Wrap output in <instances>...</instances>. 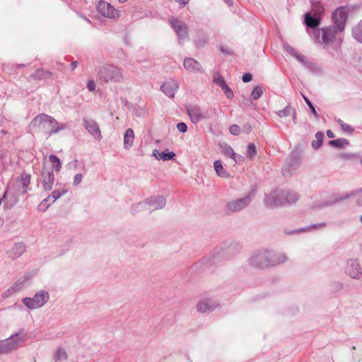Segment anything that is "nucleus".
<instances>
[{
    "mask_svg": "<svg viewBox=\"0 0 362 362\" xmlns=\"http://www.w3.org/2000/svg\"><path fill=\"white\" fill-rule=\"evenodd\" d=\"M349 144V141L346 139H338L336 140H330L328 142V145L337 148H343Z\"/></svg>",
    "mask_w": 362,
    "mask_h": 362,
    "instance_id": "31",
    "label": "nucleus"
},
{
    "mask_svg": "<svg viewBox=\"0 0 362 362\" xmlns=\"http://www.w3.org/2000/svg\"><path fill=\"white\" fill-rule=\"evenodd\" d=\"M229 254V248L218 249L215 254L209 257V262L211 264L218 263L221 260L228 257Z\"/></svg>",
    "mask_w": 362,
    "mask_h": 362,
    "instance_id": "21",
    "label": "nucleus"
},
{
    "mask_svg": "<svg viewBox=\"0 0 362 362\" xmlns=\"http://www.w3.org/2000/svg\"><path fill=\"white\" fill-rule=\"evenodd\" d=\"M325 12V8L323 4L318 0L311 1V11L309 13L322 18Z\"/></svg>",
    "mask_w": 362,
    "mask_h": 362,
    "instance_id": "24",
    "label": "nucleus"
},
{
    "mask_svg": "<svg viewBox=\"0 0 362 362\" xmlns=\"http://www.w3.org/2000/svg\"><path fill=\"white\" fill-rule=\"evenodd\" d=\"M291 115H293V122L296 124V111L294 110V113H291Z\"/></svg>",
    "mask_w": 362,
    "mask_h": 362,
    "instance_id": "61",
    "label": "nucleus"
},
{
    "mask_svg": "<svg viewBox=\"0 0 362 362\" xmlns=\"http://www.w3.org/2000/svg\"><path fill=\"white\" fill-rule=\"evenodd\" d=\"M49 299V294L45 290H41L36 293L33 298H23V304L30 310H35L42 307Z\"/></svg>",
    "mask_w": 362,
    "mask_h": 362,
    "instance_id": "6",
    "label": "nucleus"
},
{
    "mask_svg": "<svg viewBox=\"0 0 362 362\" xmlns=\"http://www.w3.org/2000/svg\"><path fill=\"white\" fill-rule=\"evenodd\" d=\"M169 21L177 35L179 43L183 44L189 38L187 25L185 22L177 18H171Z\"/></svg>",
    "mask_w": 362,
    "mask_h": 362,
    "instance_id": "10",
    "label": "nucleus"
},
{
    "mask_svg": "<svg viewBox=\"0 0 362 362\" xmlns=\"http://www.w3.org/2000/svg\"><path fill=\"white\" fill-rule=\"evenodd\" d=\"M337 122H338V124H340V127H341V124H344V122L341 119H339L337 120Z\"/></svg>",
    "mask_w": 362,
    "mask_h": 362,
    "instance_id": "64",
    "label": "nucleus"
},
{
    "mask_svg": "<svg viewBox=\"0 0 362 362\" xmlns=\"http://www.w3.org/2000/svg\"><path fill=\"white\" fill-rule=\"evenodd\" d=\"M83 124L85 129L97 140L102 138L98 124L93 119H83Z\"/></svg>",
    "mask_w": 362,
    "mask_h": 362,
    "instance_id": "15",
    "label": "nucleus"
},
{
    "mask_svg": "<svg viewBox=\"0 0 362 362\" xmlns=\"http://www.w3.org/2000/svg\"><path fill=\"white\" fill-rule=\"evenodd\" d=\"M352 35L357 41L362 43V21L353 28Z\"/></svg>",
    "mask_w": 362,
    "mask_h": 362,
    "instance_id": "32",
    "label": "nucleus"
},
{
    "mask_svg": "<svg viewBox=\"0 0 362 362\" xmlns=\"http://www.w3.org/2000/svg\"><path fill=\"white\" fill-rule=\"evenodd\" d=\"M25 281H17L15 284H13V286L11 287V290L16 293L20 291L24 286Z\"/></svg>",
    "mask_w": 362,
    "mask_h": 362,
    "instance_id": "41",
    "label": "nucleus"
},
{
    "mask_svg": "<svg viewBox=\"0 0 362 362\" xmlns=\"http://www.w3.org/2000/svg\"><path fill=\"white\" fill-rule=\"evenodd\" d=\"M322 18L320 16H315L312 13L307 12L304 15V23L307 28L315 30H319L317 28L321 23Z\"/></svg>",
    "mask_w": 362,
    "mask_h": 362,
    "instance_id": "19",
    "label": "nucleus"
},
{
    "mask_svg": "<svg viewBox=\"0 0 362 362\" xmlns=\"http://www.w3.org/2000/svg\"><path fill=\"white\" fill-rule=\"evenodd\" d=\"M223 1H224L226 2V4H227L228 6H230V5H232V4H233V0H223Z\"/></svg>",
    "mask_w": 362,
    "mask_h": 362,
    "instance_id": "62",
    "label": "nucleus"
},
{
    "mask_svg": "<svg viewBox=\"0 0 362 362\" xmlns=\"http://www.w3.org/2000/svg\"><path fill=\"white\" fill-rule=\"evenodd\" d=\"M263 93L262 86H256L254 87L252 93H251V98L256 100L259 99Z\"/></svg>",
    "mask_w": 362,
    "mask_h": 362,
    "instance_id": "37",
    "label": "nucleus"
},
{
    "mask_svg": "<svg viewBox=\"0 0 362 362\" xmlns=\"http://www.w3.org/2000/svg\"><path fill=\"white\" fill-rule=\"evenodd\" d=\"M346 274L354 279H360L362 276V269L357 259H349L345 268Z\"/></svg>",
    "mask_w": 362,
    "mask_h": 362,
    "instance_id": "11",
    "label": "nucleus"
},
{
    "mask_svg": "<svg viewBox=\"0 0 362 362\" xmlns=\"http://www.w3.org/2000/svg\"><path fill=\"white\" fill-rule=\"evenodd\" d=\"M66 192V190H54L52 192L51 195L48 196L45 198L42 203L40 204V206H43V211H45L51 203H48L49 200L52 199V203L54 202L57 199L60 198L62 195H64Z\"/></svg>",
    "mask_w": 362,
    "mask_h": 362,
    "instance_id": "20",
    "label": "nucleus"
},
{
    "mask_svg": "<svg viewBox=\"0 0 362 362\" xmlns=\"http://www.w3.org/2000/svg\"><path fill=\"white\" fill-rule=\"evenodd\" d=\"M183 65L188 71L196 72L202 71V65L199 62L193 58H186L184 60Z\"/></svg>",
    "mask_w": 362,
    "mask_h": 362,
    "instance_id": "22",
    "label": "nucleus"
},
{
    "mask_svg": "<svg viewBox=\"0 0 362 362\" xmlns=\"http://www.w3.org/2000/svg\"><path fill=\"white\" fill-rule=\"evenodd\" d=\"M41 178L44 189L45 191L51 190L55 180L53 170L47 169L44 166L41 174Z\"/></svg>",
    "mask_w": 362,
    "mask_h": 362,
    "instance_id": "14",
    "label": "nucleus"
},
{
    "mask_svg": "<svg viewBox=\"0 0 362 362\" xmlns=\"http://www.w3.org/2000/svg\"><path fill=\"white\" fill-rule=\"evenodd\" d=\"M229 131L231 134L238 136L240 134L241 129L238 124H232L229 128Z\"/></svg>",
    "mask_w": 362,
    "mask_h": 362,
    "instance_id": "45",
    "label": "nucleus"
},
{
    "mask_svg": "<svg viewBox=\"0 0 362 362\" xmlns=\"http://www.w3.org/2000/svg\"><path fill=\"white\" fill-rule=\"evenodd\" d=\"M338 33L340 32L335 25L323 27L320 30L313 31L316 40L319 43L322 44L325 47L334 42Z\"/></svg>",
    "mask_w": 362,
    "mask_h": 362,
    "instance_id": "4",
    "label": "nucleus"
},
{
    "mask_svg": "<svg viewBox=\"0 0 362 362\" xmlns=\"http://www.w3.org/2000/svg\"><path fill=\"white\" fill-rule=\"evenodd\" d=\"M189 0H176L177 3H179L182 6H185Z\"/></svg>",
    "mask_w": 362,
    "mask_h": 362,
    "instance_id": "57",
    "label": "nucleus"
},
{
    "mask_svg": "<svg viewBox=\"0 0 362 362\" xmlns=\"http://www.w3.org/2000/svg\"><path fill=\"white\" fill-rule=\"evenodd\" d=\"M220 50H221V52H222L223 53H224L226 54H231V52L230 50L225 49L223 47H221Z\"/></svg>",
    "mask_w": 362,
    "mask_h": 362,
    "instance_id": "58",
    "label": "nucleus"
},
{
    "mask_svg": "<svg viewBox=\"0 0 362 362\" xmlns=\"http://www.w3.org/2000/svg\"><path fill=\"white\" fill-rule=\"evenodd\" d=\"M175 156V154L171 151V152H162L160 154L159 159L163 160V161L165 160H170L173 159V158Z\"/></svg>",
    "mask_w": 362,
    "mask_h": 362,
    "instance_id": "40",
    "label": "nucleus"
},
{
    "mask_svg": "<svg viewBox=\"0 0 362 362\" xmlns=\"http://www.w3.org/2000/svg\"><path fill=\"white\" fill-rule=\"evenodd\" d=\"M214 168L216 174L221 177L228 178L230 177L229 173L223 168L221 160H215Z\"/></svg>",
    "mask_w": 362,
    "mask_h": 362,
    "instance_id": "27",
    "label": "nucleus"
},
{
    "mask_svg": "<svg viewBox=\"0 0 362 362\" xmlns=\"http://www.w3.org/2000/svg\"><path fill=\"white\" fill-rule=\"evenodd\" d=\"M21 180L23 186L27 187L30 182V175L26 173H23L21 175Z\"/></svg>",
    "mask_w": 362,
    "mask_h": 362,
    "instance_id": "44",
    "label": "nucleus"
},
{
    "mask_svg": "<svg viewBox=\"0 0 362 362\" xmlns=\"http://www.w3.org/2000/svg\"><path fill=\"white\" fill-rule=\"evenodd\" d=\"M55 357L57 360H65L67 358V354L64 349H58L56 352Z\"/></svg>",
    "mask_w": 362,
    "mask_h": 362,
    "instance_id": "43",
    "label": "nucleus"
},
{
    "mask_svg": "<svg viewBox=\"0 0 362 362\" xmlns=\"http://www.w3.org/2000/svg\"><path fill=\"white\" fill-rule=\"evenodd\" d=\"M296 59H297L298 62H301V63H305V59H306V58H305V57L304 55L299 54L297 56Z\"/></svg>",
    "mask_w": 362,
    "mask_h": 362,
    "instance_id": "55",
    "label": "nucleus"
},
{
    "mask_svg": "<svg viewBox=\"0 0 362 362\" xmlns=\"http://www.w3.org/2000/svg\"><path fill=\"white\" fill-rule=\"evenodd\" d=\"M187 112L192 123L197 124L202 119L209 118L206 114H204L197 105H189L187 107Z\"/></svg>",
    "mask_w": 362,
    "mask_h": 362,
    "instance_id": "12",
    "label": "nucleus"
},
{
    "mask_svg": "<svg viewBox=\"0 0 362 362\" xmlns=\"http://www.w3.org/2000/svg\"><path fill=\"white\" fill-rule=\"evenodd\" d=\"M291 113H294V109L290 105H287L283 110L277 112V115L279 117H285L289 116L291 115Z\"/></svg>",
    "mask_w": 362,
    "mask_h": 362,
    "instance_id": "35",
    "label": "nucleus"
},
{
    "mask_svg": "<svg viewBox=\"0 0 362 362\" xmlns=\"http://www.w3.org/2000/svg\"><path fill=\"white\" fill-rule=\"evenodd\" d=\"M24 341V336L18 333L0 341V354H7L17 349Z\"/></svg>",
    "mask_w": 362,
    "mask_h": 362,
    "instance_id": "7",
    "label": "nucleus"
},
{
    "mask_svg": "<svg viewBox=\"0 0 362 362\" xmlns=\"http://www.w3.org/2000/svg\"><path fill=\"white\" fill-rule=\"evenodd\" d=\"M98 78L105 83H119L123 76L119 68L108 65L100 68Z\"/></svg>",
    "mask_w": 362,
    "mask_h": 362,
    "instance_id": "5",
    "label": "nucleus"
},
{
    "mask_svg": "<svg viewBox=\"0 0 362 362\" xmlns=\"http://www.w3.org/2000/svg\"><path fill=\"white\" fill-rule=\"evenodd\" d=\"M252 79V75L250 73H245L243 75L242 80L245 83H248Z\"/></svg>",
    "mask_w": 362,
    "mask_h": 362,
    "instance_id": "52",
    "label": "nucleus"
},
{
    "mask_svg": "<svg viewBox=\"0 0 362 362\" xmlns=\"http://www.w3.org/2000/svg\"><path fill=\"white\" fill-rule=\"evenodd\" d=\"M25 251V245L23 243H16L10 251V257L12 259L18 258Z\"/></svg>",
    "mask_w": 362,
    "mask_h": 362,
    "instance_id": "25",
    "label": "nucleus"
},
{
    "mask_svg": "<svg viewBox=\"0 0 362 362\" xmlns=\"http://www.w3.org/2000/svg\"><path fill=\"white\" fill-rule=\"evenodd\" d=\"M208 42V37L206 35L202 30L197 31L196 39L194 43L197 47H202Z\"/></svg>",
    "mask_w": 362,
    "mask_h": 362,
    "instance_id": "30",
    "label": "nucleus"
},
{
    "mask_svg": "<svg viewBox=\"0 0 362 362\" xmlns=\"http://www.w3.org/2000/svg\"><path fill=\"white\" fill-rule=\"evenodd\" d=\"M77 65H78V62L77 61L73 62L71 63L72 69H76Z\"/></svg>",
    "mask_w": 362,
    "mask_h": 362,
    "instance_id": "60",
    "label": "nucleus"
},
{
    "mask_svg": "<svg viewBox=\"0 0 362 362\" xmlns=\"http://www.w3.org/2000/svg\"><path fill=\"white\" fill-rule=\"evenodd\" d=\"M315 140L312 141L311 145L312 147L317 150L318 149L322 144L323 139H324V134L322 132H317L315 135Z\"/></svg>",
    "mask_w": 362,
    "mask_h": 362,
    "instance_id": "33",
    "label": "nucleus"
},
{
    "mask_svg": "<svg viewBox=\"0 0 362 362\" xmlns=\"http://www.w3.org/2000/svg\"><path fill=\"white\" fill-rule=\"evenodd\" d=\"M146 204H145V202H139V203H136L135 204H133L131 207V212L133 214H135L136 213H139L141 211H144L146 210Z\"/></svg>",
    "mask_w": 362,
    "mask_h": 362,
    "instance_id": "36",
    "label": "nucleus"
},
{
    "mask_svg": "<svg viewBox=\"0 0 362 362\" xmlns=\"http://www.w3.org/2000/svg\"><path fill=\"white\" fill-rule=\"evenodd\" d=\"M98 12L103 16L113 18H115L117 12L109 3L100 1L98 5Z\"/></svg>",
    "mask_w": 362,
    "mask_h": 362,
    "instance_id": "17",
    "label": "nucleus"
},
{
    "mask_svg": "<svg viewBox=\"0 0 362 362\" xmlns=\"http://www.w3.org/2000/svg\"><path fill=\"white\" fill-rule=\"evenodd\" d=\"M66 127V124H59L54 117L46 114L37 115L28 126L32 133L43 134L47 136L57 134Z\"/></svg>",
    "mask_w": 362,
    "mask_h": 362,
    "instance_id": "1",
    "label": "nucleus"
},
{
    "mask_svg": "<svg viewBox=\"0 0 362 362\" xmlns=\"http://www.w3.org/2000/svg\"><path fill=\"white\" fill-rule=\"evenodd\" d=\"M49 160L54 164L55 171L59 172L62 168V163L59 158L57 156L52 154L49 156Z\"/></svg>",
    "mask_w": 362,
    "mask_h": 362,
    "instance_id": "34",
    "label": "nucleus"
},
{
    "mask_svg": "<svg viewBox=\"0 0 362 362\" xmlns=\"http://www.w3.org/2000/svg\"><path fill=\"white\" fill-rule=\"evenodd\" d=\"M361 192H362V189H358V190H356L355 192H351L350 194H346V196H344L343 197H340V198L337 199L334 202H337L341 201L343 199L349 198L351 197L358 195L357 197H356V204L358 206H362V193Z\"/></svg>",
    "mask_w": 362,
    "mask_h": 362,
    "instance_id": "29",
    "label": "nucleus"
},
{
    "mask_svg": "<svg viewBox=\"0 0 362 362\" xmlns=\"http://www.w3.org/2000/svg\"><path fill=\"white\" fill-rule=\"evenodd\" d=\"M160 154V153L159 152L158 150L154 149L153 151L152 156L153 157L156 158L157 159H159Z\"/></svg>",
    "mask_w": 362,
    "mask_h": 362,
    "instance_id": "56",
    "label": "nucleus"
},
{
    "mask_svg": "<svg viewBox=\"0 0 362 362\" xmlns=\"http://www.w3.org/2000/svg\"><path fill=\"white\" fill-rule=\"evenodd\" d=\"M223 91L224 92L226 96L230 99V98H233V96H234V94H233V92L232 91V90L228 86V85H226L225 86H223V88H221Z\"/></svg>",
    "mask_w": 362,
    "mask_h": 362,
    "instance_id": "47",
    "label": "nucleus"
},
{
    "mask_svg": "<svg viewBox=\"0 0 362 362\" xmlns=\"http://www.w3.org/2000/svg\"><path fill=\"white\" fill-rule=\"evenodd\" d=\"M82 179H83V175L81 173H78V174L75 175V176L74 177L73 185L74 187L78 186L81 182Z\"/></svg>",
    "mask_w": 362,
    "mask_h": 362,
    "instance_id": "48",
    "label": "nucleus"
},
{
    "mask_svg": "<svg viewBox=\"0 0 362 362\" xmlns=\"http://www.w3.org/2000/svg\"><path fill=\"white\" fill-rule=\"evenodd\" d=\"M341 129L349 134H352L354 132V129L350 125L346 123L341 124Z\"/></svg>",
    "mask_w": 362,
    "mask_h": 362,
    "instance_id": "50",
    "label": "nucleus"
},
{
    "mask_svg": "<svg viewBox=\"0 0 362 362\" xmlns=\"http://www.w3.org/2000/svg\"><path fill=\"white\" fill-rule=\"evenodd\" d=\"M42 71H41V70L38 69V70H37V71H35V75L38 76V75H40V73H42Z\"/></svg>",
    "mask_w": 362,
    "mask_h": 362,
    "instance_id": "63",
    "label": "nucleus"
},
{
    "mask_svg": "<svg viewBox=\"0 0 362 362\" xmlns=\"http://www.w3.org/2000/svg\"><path fill=\"white\" fill-rule=\"evenodd\" d=\"M286 260L287 257L283 253H274L264 250L254 252L250 257L249 262L250 266L253 267L264 269L276 266Z\"/></svg>",
    "mask_w": 362,
    "mask_h": 362,
    "instance_id": "2",
    "label": "nucleus"
},
{
    "mask_svg": "<svg viewBox=\"0 0 362 362\" xmlns=\"http://www.w3.org/2000/svg\"><path fill=\"white\" fill-rule=\"evenodd\" d=\"M134 139V134L133 129L129 128L124 135V147L127 149L132 146Z\"/></svg>",
    "mask_w": 362,
    "mask_h": 362,
    "instance_id": "28",
    "label": "nucleus"
},
{
    "mask_svg": "<svg viewBox=\"0 0 362 362\" xmlns=\"http://www.w3.org/2000/svg\"><path fill=\"white\" fill-rule=\"evenodd\" d=\"M284 49H286V51H287L288 53H290L292 56H293V54H296L297 50L296 49H294L293 47H292L291 46H290L289 45L284 44Z\"/></svg>",
    "mask_w": 362,
    "mask_h": 362,
    "instance_id": "51",
    "label": "nucleus"
},
{
    "mask_svg": "<svg viewBox=\"0 0 362 362\" xmlns=\"http://www.w3.org/2000/svg\"><path fill=\"white\" fill-rule=\"evenodd\" d=\"M220 147L221 148L222 153L226 156L230 158H232L235 163H238V158H240V156H238L231 148V146L227 144H221Z\"/></svg>",
    "mask_w": 362,
    "mask_h": 362,
    "instance_id": "26",
    "label": "nucleus"
},
{
    "mask_svg": "<svg viewBox=\"0 0 362 362\" xmlns=\"http://www.w3.org/2000/svg\"><path fill=\"white\" fill-rule=\"evenodd\" d=\"M177 129L179 132L185 133L187 130V126L185 122H179L177 124Z\"/></svg>",
    "mask_w": 362,
    "mask_h": 362,
    "instance_id": "49",
    "label": "nucleus"
},
{
    "mask_svg": "<svg viewBox=\"0 0 362 362\" xmlns=\"http://www.w3.org/2000/svg\"><path fill=\"white\" fill-rule=\"evenodd\" d=\"M219 306V303L211 298H206L200 300L196 306L197 310L201 313L212 312Z\"/></svg>",
    "mask_w": 362,
    "mask_h": 362,
    "instance_id": "13",
    "label": "nucleus"
},
{
    "mask_svg": "<svg viewBox=\"0 0 362 362\" xmlns=\"http://www.w3.org/2000/svg\"><path fill=\"white\" fill-rule=\"evenodd\" d=\"M255 195L253 191L249 192L244 197L231 200L227 203V209L231 212H238L245 209L252 202Z\"/></svg>",
    "mask_w": 362,
    "mask_h": 362,
    "instance_id": "9",
    "label": "nucleus"
},
{
    "mask_svg": "<svg viewBox=\"0 0 362 362\" xmlns=\"http://www.w3.org/2000/svg\"><path fill=\"white\" fill-rule=\"evenodd\" d=\"M349 8L348 6H340L332 12V18L334 25L339 32H343L346 23Z\"/></svg>",
    "mask_w": 362,
    "mask_h": 362,
    "instance_id": "8",
    "label": "nucleus"
},
{
    "mask_svg": "<svg viewBox=\"0 0 362 362\" xmlns=\"http://www.w3.org/2000/svg\"><path fill=\"white\" fill-rule=\"evenodd\" d=\"M242 129L243 132L248 134L252 131V126L250 123H245L243 124Z\"/></svg>",
    "mask_w": 362,
    "mask_h": 362,
    "instance_id": "53",
    "label": "nucleus"
},
{
    "mask_svg": "<svg viewBox=\"0 0 362 362\" xmlns=\"http://www.w3.org/2000/svg\"><path fill=\"white\" fill-rule=\"evenodd\" d=\"M214 82L221 88L227 85L225 82L223 77H222L221 76H218L217 77H215L214 78Z\"/></svg>",
    "mask_w": 362,
    "mask_h": 362,
    "instance_id": "46",
    "label": "nucleus"
},
{
    "mask_svg": "<svg viewBox=\"0 0 362 362\" xmlns=\"http://www.w3.org/2000/svg\"><path fill=\"white\" fill-rule=\"evenodd\" d=\"M327 136L329 137V138H334L335 136H334V134L332 132V130L330 129H328L327 131Z\"/></svg>",
    "mask_w": 362,
    "mask_h": 362,
    "instance_id": "59",
    "label": "nucleus"
},
{
    "mask_svg": "<svg viewBox=\"0 0 362 362\" xmlns=\"http://www.w3.org/2000/svg\"><path fill=\"white\" fill-rule=\"evenodd\" d=\"M326 226V223L322 222L316 224H312L309 226L308 228H303L299 230V231L304 232L307 231L308 229H322Z\"/></svg>",
    "mask_w": 362,
    "mask_h": 362,
    "instance_id": "38",
    "label": "nucleus"
},
{
    "mask_svg": "<svg viewBox=\"0 0 362 362\" xmlns=\"http://www.w3.org/2000/svg\"><path fill=\"white\" fill-rule=\"evenodd\" d=\"M288 169H284L283 174L284 176L292 175L299 165V160L296 157H293L287 160L286 161Z\"/></svg>",
    "mask_w": 362,
    "mask_h": 362,
    "instance_id": "23",
    "label": "nucleus"
},
{
    "mask_svg": "<svg viewBox=\"0 0 362 362\" xmlns=\"http://www.w3.org/2000/svg\"><path fill=\"white\" fill-rule=\"evenodd\" d=\"M178 88L179 83L174 79L165 81L160 86V90L170 98H173L175 97V94Z\"/></svg>",
    "mask_w": 362,
    "mask_h": 362,
    "instance_id": "16",
    "label": "nucleus"
},
{
    "mask_svg": "<svg viewBox=\"0 0 362 362\" xmlns=\"http://www.w3.org/2000/svg\"><path fill=\"white\" fill-rule=\"evenodd\" d=\"M247 156L250 158H253L257 154L256 146L253 143H250L247 145Z\"/></svg>",
    "mask_w": 362,
    "mask_h": 362,
    "instance_id": "39",
    "label": "nucleus"
},
{
    "mask_svg": "<svg viewBox=\"0 0 362 362\" xmlns=\"http://www.w3.org/2000/svg\"><path fill=\"white\" fill-rule=\"evenodd\" d=\"M87 88L90 92L95 91V81L93 80L88 81V82L87 83Z\"/></svg>",
    "mask_w": 362,
    "mask_h": 362,
    "instance_id": "54",
    "label": "nucleus"
},
{
    "mask_svg": "<svg viewBox=\"0 0 362 362\" xmlns=\"http://www.w3.org/2000/svg\"><path fill=\"white\" fill-rule=\"evenodd\" d=\"M303 97L308 105V106L310 108L311 112L315 115L316 119H319V115L317 114L314 105L311 103V101L304 95H303Z\"/></svg>",
    "mask_w": 362,
    "mask_h": 362,
    "instance_id": "42",
    "label": "nucleus"
},
{
    "mask_svg": "<svg viewBox=\"0 0 362 362\" xmlns=\"http://www.w3.org/2000/svg\"><path fill=\"white\" fill-rule=\"evenodd\" d=\"M299 195L294 191L276 189L264 197V204L268 208H275L296 203Z\"/></svg>",
    "mask_w": 362,
    "mask_h": 362,
    "instance_id": "3",
    "label": "nucleus"
},
{
    "mask_svg": "<svg viewBox=\"0 0 362 362\" xmlns=\"http://www.w3.org/2000/svg\"><path fill=\"white\" fill-rule=\"evenodd\" d=\"M145 204L151 207V211L163 209L165 206V199L163 196H154L144 200Z\"/></svg>",
    "mask_w": 362,
    "mask_h": 362,
    "instance_id": "18",
    "label": "nucleus"
}]
</instances>
